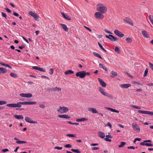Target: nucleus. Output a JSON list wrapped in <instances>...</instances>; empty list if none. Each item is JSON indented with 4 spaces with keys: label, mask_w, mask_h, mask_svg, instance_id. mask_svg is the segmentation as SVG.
I'll list each match as a JSON object with an SVG mask.
<instances>
[{
    "label": "nucleus",
    "mask_w": 153,
    "mask_h": 153,
    "mask_svg": "<svg viewBox=\"0 0 153 153\" xmlns=\"http://www.w3.org/2000/svg\"><path fill=\"white\" fill-rule=\"evenodd\" d=\"M99 90L100 92L102 95L108 97L109 98L111 99H113L112 95L111 94L107 93V92H105L104 91V89L101 87H99Z\"/></svg>",
    "instance_id": "1"
},
{
    "label": "nucleus",
    "mask_w": 153,
    "mask_h": 153,
    "mask_svg": "<svg viewBox=\"0 0 153 153\" xmlns=\"http://www.w3.org/2000/svg\"><path fill=\"white\" fill-rule=\"evenodd\" d=\"M68 111V108L66 107L61 106L59 107V108L57 110V111L60 112L61 114L66 113Z\"/></svg>",
    "instance_id": "2"
},
{
    "label": "nucleus",
    "mask_w": 153,
    "mask_h": 153,
    "mask_svg": "<svg viewBox=\"0 0 153 153\" xmlns=\"http://www.w3.org/2000/svg\"><path fill=\"white\" fill-rule=\"evenodd\" d=\"M98 11H100L101 13H105L107 10V8L105 6H100L97 8Z\"/></svg>",
    "instance_id": "3"
},
{
    "label": "nucleus",
    "mask_w": 153,
    "mask_h": 153,
    "mask_svg": "<svg viewBox=\"0 0 153 153\" xmlns=\"http://www.w3.org/2000/svg\"><path fill=\"white\" fill-rule=\"evenodd\" d=\"M76 77H79L80 78H83L85 77V71L77 72L76 74Z\"/></svg>",
    "instance_id": "4"
},
{
    "label": "nucleus",
    "mask_w": 153,
    "mask_h": 153,
    "mask_svg": "<svg viewBox=\"0 0 153 153\" xmlns=\"http://www.w3.org/2000/svg\"><path fill=\"white\" fill-rule=\"evenodd\" d=\"M28 14L29 15L32 16L36 21H37L39 20V16L36 13L33 12L32 11H30L29 12Z\"/></svg>",
    "instance_id": "5"
},
{
    "label": "nucleus",
    "mask_w": 153,
    "mask_h": 153,
    "mask_svg": "<svg viewBox=\"0 0 153 153\" xmlns=\"http://www.w3.org/2000/svg\"><path fill=\"white\" fill-rule=\"evenodd\" d=\"M105 37L108 38L112 42H115L118 39L117 37H115L112 35H106Z\"/></svg>",
    "instance_id": "6"
},
{
    "label": "nucleus",
    "mask_w": 153,
    "mask_h": 153,
    "mask_svg": "<svg viewBox=\"0 0 153 153\" xmlns=\"http://www.w3.org/2000/svg\"><path fill=\"white\" fill-rule=\"evenodd\" d=\"M95 16L97 19H102L104 18V15L103 13L99 12H96L95 13Z\"/></svg>",
    "instance_id": "7"
},
{
    "label": "nucleus",
    "mask_w": 153,
    "mask_h": 153,
    "mask_svg": "<svg viewBox=\"0 0 153 153\" xmlns=\"http://www.w3.org/2000/svg\"><path fill=\"white\" fill-rule=\"evenodd\" d=\"M132 126L133 128L138 132H140V128L138 126V125L134 123H133L132 124Z\"/></svg>",
    "instance_id": "8"
},
{
    "label": "nucleus",
    "mask_w": 153,
    "mask_h": 153,
    "mask_svg": "<svg viewBox=\"0 0 153 153\" xmlns=\"http://www.w3.org/2000/svg\"><path fill=\"white\" fill-rule=\"evenodd\" d=\"M20 96L21 97H26V98H30L32 97V95L31 93L24 94L21 93L20 94Z\"/></svg>",
    "instance_id": "9"
},
{
    "label": "nucleus",
    "mask_w": 153,
    "mask_h": 153,
    "mask_svg": "<svg viewBox=\"0 0 153 153\" xmlns=\"http://www.w3.org/2000/svg\"><path fill=\"white\" fill-rule=\"evenodd\" d=\"M114 32L116 35L120 37H122L124 36V34L122 33L120 31L117 29L115 30Z\"/></svg>",
    "instance_id": "10"
},
{
    "label": "nucleus",
    "mask_w": 153,
    "mask_h": 153,
    "mask_svg": "<svg viewBox=\"0 0 153 153\" xmlns=\"http://www.w3.org/2000/svg\"><path fill=\"white\" fill-rule=\"evenodd\" d=\"M25 120L27 122L31 123L36 124L37 123V121H33L31 120L30 118L28 117H25Z\"/></svg>",
    "instance_id": "11"
},
{
    "label": "nucleus",
    "mask_w": 153,
    "mask_h": 153,
    "mask_svg": "<svg viewBox=\"0 0 153 153\" xmlns=\"http://www.w3.org/2000/svg\"><path fill=\"white\" fill-rule=\"evenodd\" d=\"M87 109L89 111L91 112L93 114L98 113V111L95 108H89Z\"/></svg>",
    "instance_id": "12"
},
{
    "label": "nucleus",
    "mask_w": 153,
    "mask_h": 153,
    "mask_svg": "<svg viewBox=\"0 0 153 153\" xmlns=\"http://www.w3.org/2000/svg\"><path fill=\"white\" fill-rule=\"evenodd\" d=\"M58 117L60 118L65 119H70L71 117L67 114L59 115Z\"/></svg>",
    "instance_id": "13"
},
{
    "label": "nucleus",
    "mask_w": 153,
    "mask_h": 153,
    "mask_svg": "<svg viewBox=\"0 0 153 153\" xmlns=\"http://www.w3.org/2000/svg\"><path fill=\"white\" fill-rule=\"evenodd\" d=\"M98 80L100 84L103 87H105L106 84L100 78H98Z\"/></svg>",
    "instance_id": "14"
},
{
    "label": "nucleus",
    "mask_w": 153,
    "mask_h": 153,
    "mask_svg": "<svg viewBox=\"0 0 153 153\" xmlns=\"http://www.w3.org/2000/svg\"><path fill=\"white\" fill-rule=\"evenodd\" d=\"M120 87L122 88H127L131 86V85L129 84H123L120 85Z\"/></svg>",
    "instance_id": "15"
},
{
    "label": "nucleus",
    "mask_w": 153,
    "mask_h": 153,
    "mask_svg": "<svg viewBox=\"0 0 153 153\" xmlns=\"http://www.w3.org/2000/svg\"><path fill=\"white\" fill-rule=\"evenodd\" d=\"M60 13L64 18L68 20H71V18H70L68 15L65 14L64 12H60Z\"/></svg>",
    "instance_id": "16"
},
{
    "label": "nucleus",
    "mask_w": 153,
    "mask_h": 153,
    "mask_svg": "<svg viewBox=\"0 0 153 153\" xmlns=\"http://www.w3.org/2000/svg\"><path fill=\"white\" fill-rule=\"evenodd\" d=\"M124 21L130 25H133V23L130 22V19L127 17H126L124 19Z\"/></svg>",
    "instance_id": "17"
},
{
    "label": "nucleus",
    "mask_w": 153,
    "mask_h": 153,
    "mask_svg": "<svg viewBox=\"0 0 153 153\" xmlns=\"http://www.w3.org/2000/svg\"><path fill=\"white\" fill-rule=\"evenodd\" d=\"M145 142H144V141L143 142H141L140 143V145L141 146H150V147H152L153 146V144L151 143H145Z\"/></svg>",
    "instance_id": "18"
},
{
    "label": "nucleus",
    "mask_w": 153,
    "mask_h": 153,
    "mask_svg": "<svg viewBox=\"0 0 153 153\" xmlns=\"http://www.w3.org/2000/svg\"><path fill=\"white\" fill-rule=\"evenodd\" d=\"M146 38H149V36L148 34L146 32L145 30H143L141 33Z\"/></svg>",
    "instance_id": "19"
},
{
    "label": "nucleus",
    "mask_w": 153,
    "mask_h": 153,
    "mask_svg": "<svg viewBox=\"0 0 153 153\" xmlns=\"http://www.w3.org/2000/svg\"><path fill=\"white\" fill-rule=\"evenodd\" d=\"M13 116L16 119H23L24 118L21 115H14Z\"/></svg>",
    "instance_id": "20"
},
{
    "label": "nucleus",
    "mask_w": 153,
    "mask_h": 153,
    "mask_svg": "<svg viewBox=\"0 0 153 153\" xmlns=\"http://www.w3.org/2000/svg\"><path fill=\"white\" fill-rule=\"evenodd\" d=\"M7 71L6 69H5L4 68H0V73L1 74H5L7 72Z\"/></svg>",
    "instance_id": "21"
},
{
    "label": "nucleus",
    "mask_w": 153,
    "mask_h": 153,
    "mask_svg": "<svg viewBox=\"0 0 153 153\" xmlns=\"http://www.w3.org/2000/svg\"><path fill=\"white\" fill-rule=\"evenodd\" d=\"M60 25L62 26L63 29L66 32H68V28L64 24H60Z\"/></svg>",
    "instance_id": "22"
},
{
    "label": "nucleus",
    "mask_w": 153,
    "mask_h": 153,
    "mask_svg": "<svg viewBox=\"0 0 153 153\" xmlns=\"http://www.w3.org/2000/svg\"><path fill=\"white\" fill-rule=\"evenodd\" d=\"M74 73V72L71 70H68L65 72V75H68L72 74Z\"/></svg>",
    "instance_id": "23"
},
{
    "label": "nucleus",
    "mask_w": 153,
    "mask_h": 153,
    "mask_svg": "<svg viewBox=\"0 0 153 153\" xmlns=\"http://www.w3.org/2000/svg\"><path fill=\"white\" fill-rule=\"evenodd\" d=\"M98 135L100 137L102 138H103L105 136L104 133L101 132H99Z\"/></svg>",
    "instance_id": "24"
},
{
    "label": "nucleus",
    "mask_w": 153,
    "mask_h": 153,
    "mask_svg": "<svg viewBox=\"0 0 153 153\" xmlns=\"http://www.w3.org/2000/svg\"><path fill=\"white\" fill-rule=\"evenodd\" d=\"M111 76L112 77H114L117 75V72H115L114 71H111Z\"/></svg>",
    "instance_id": "25"
},
{
    "label": "nucleus",
    "mask_w": 153,
    "mask_h": 153,
    "mask_svg": "<svg viewBox=\"0 0 153 153\" xmlns=\"http://www.w3.org/2000/svg\"><path fill=\"white\" fill-rule=\"evenodd\" d=\"M99 66L100 68H102L105 71H107V68L105 67V66H104L103 64L102 63H100Z\"/></svg>",
    "instance_id": "26"
},
{
    "label": "nucleus",
    "mask_w": 153,
    "mask_h": 153,
    "mask_svg": "<svg viewBox=\"0 0 153 153\" xmlns=\"http://www.w3.org/2000/svg\"><path fill=\"white\" fill-rule=\"evenodd\" d=\"M88 120L87 118H82L81 119H78L76 120V121L77 122H82L84 121H86Z\"/></svg>",
    "instance_id": "27"
},
{
    "label": "nucleus",
    "mask_w": 153,
    "mask_h": 153,
    "mask_svg": "<svg viewBox=\"0 0 153 153\" xmlns=\"http://www.w3.org/2000/svg\"><path fill=\"white\" fill-rule=\"evenodd\" d=\"M114 51L116 53L119 54H120V49L117 46H116L115 47L114 49Z\"/></svg>",
    "instance_id": "28"
},
{
    "label": "nucleus",
    "mask_w": 153,
    "mask_h": 153,
    "mask_svg": "<svg viewBox=\"0 0 153 153\" xmlns=\"http://www.w3.org/2000/svg\"><path fill=\"white\" fill-rule=\"evenodd\" d=\"M7 106L10 108H16V103L9 104L7 105Z\"/></svg>",
    "instance_id": "29"
},
{
    "label": "nucleus",
    "mask_w": 153,
    "mask_h": 153,
    "mask_svg": "<svg viewBox=\"0 0 153 153\" xmlns=\"http://www.w3.org/2000/svg\"><path fill=\"white\" fill-rule=\"evenodd\" d=\"M10 75L12 77L14 78H16L18 77V75L15 73H11L10 74Z\"/></svg>",
    "instance_id": "30"
},
{
    "label": "nucleus",
    "mask_w": 153,
    "mask_h": 153,
    "mask_svg": "<svg viewBox=\"0 0 153 153\" xmlns=\"http://www.w3.org/2000/svg\"><path fill=\"white\" fill-rule=\"evenodd\" d=\"M94 56H97V57L99 58L100 59H102V57L101 56L99 53H96V52H94Z\"/></svg>",
    "instance_id": "31"
},
{
    "label": "nucleus",
    "mask_w": 153,
    "mask_h": 153,
    "mask_svg": "<svg viewBox=\"0 0 153 153\" xmlns=\"http://www.w3.org/2000/svg\"><path fill=\"white\" fill-rule=\"evenodd\" d=\"M98 44L101 49H102V51H105V52H107V51H106V50L101 45V44L99 42H98Z\"/></svg>",
    "instance_id": "32"
},
{
    "label": "nucleus",
    "mask_w": 153,
    "mask_h": 153,
    "mask_svg": "<svg viewBox=\"0 0 153 153\" xmlns=\"http://www.w3.org/2000/svg\"><path fill=\"white\" fill-rule=\"evenodd\" d=\"M16 143L18 144H23L25 143H27V142L25 141H22V140H18L16 141Z\"/></svg>",
    "instance_id": "33"
},
{
    "label": "nucleus",
    "mask_w": 153,
    "mask_h": 153,
    "mask_svg": "<svg viewBox=\"0 0 153 153\" xmlns=\"http://www.w3.org/2000/svg\"><path fill=\"white\" fill-rule=\"evenodd\" d=\"M149 18L152 24L153 25V16L151 15H150L149 16Z\"/></svg>",
    "instance_id": "34"
},
{
    "label": "nucleus",
    "mask_w": 153,
    "mask_h": 153,
    "mask_svg": "<svg viewBox=\"0 0 153 153\" xmlns=\"http://www.w3.org/2000/svg\"><path fill=\"white\" fill-rule=\"evenodd\" d=\"M139 113H142L143 114H147V111H142L139 110L138 111Z\"/></svg>",
    "instance_id": "35"
},
{
    "label": "nucleus",
    "mask_w": 153,
    "mask_h": 153,
    "mask_svg": "<svg viewBox=\"0 0 153 153\" xmlns=\"http://www.w3.org/2000/svg\"><path fill=\"white\" fill-rule=\"evenodd\" d=\"M126 144L125 142H122L120 143V145H119L118 146L119 148L123 147Z\"/></svg>",
    "instance_id": "36"
},
{
    "label": "nucleus",
    "mask_w": 153,
    "mask_h": 153,
    "mask_svg": "<svg viewBox=\"0 0 153 153\" xmlns=\"http://www.w3.org/2000/svg\"><path fill=\"white\" fill-rule=\"evenodd\" d=\"M126 41L128 43H131L132 41V39L131 38H127L126 39Z\"/></svg>",
    "instance_id": "37"
},
{
    "label": "nucleus",
    "mask_w": 153,
    "mask_h": 153,
    "mask_svg": "<svg viewBox=\"0 0 153 153\" xmlns=\"http://www.w3.org/2000/svg\"><path fill=\"white\" fill-rule=\"evenodd\" d=\"M71 151H72L73 152H76V153H81L80 152L78 149H71Z\"/></svg>",
    "instance_id": "38"
},
{
    "label": "nucleus",
    "mask_w": 153,
    "mask_h": 153,
    "mask_svg": "<svg viewBox=\"0 0 153 153\" xmlns=\"http://www.w3.org/2000/svg\"><path fill=\"white\" fill-rule=\"evenodd\" d=\"M36 102H27V105H34L36 103Z\"/></svg>",
    "instance_id": "39"
},
{
    "label": "nucleus",
    "mask_w": 153,
    "mask_h": 153,
    "mask_svg": "<svg viewBox=\"0 0 153 153\" xmlns=\"http://www.w3.org/2000/svg\"><path fill=\"white\" fill-rule=\"evenodd\" d=\"M66 136L69 137H76V135L75 134H68L66 135Z\"/></svg>",
    "instance_id": "40"
},
{
    "label": "nucleus",
    "mask_w": 153,
    "mask_h": 153,
    "mask_svg": "<svg viewBox=\"0 0 153 153\" xmlns=\"http://www.w3.org/2000/svg\"><path fill=\"white\" fill-rule=\"evenodd\" d=\"M67 122L69 124H71V125H79V123H72V122H71V121H68Z\"/></svg>",
    "instance_id": "41"
},
{
    "label": "nucleus",
    "mask_w": 153,
    "mask_h": 153,
    "mask_svg": "<svg viewBox=\"0 0 153 153\" xmlns=\"http://www.w3.org/2000/svg\"><path fill=\"white\" fill-rule=\"evenodd\" d=\"M148 69L147 68H146L144 72V74L143 75V77H145L147 75L148 73Z\"/></svg>",
    "instance_id": "42"
},
{
    "label": "nucleus",
    "mask_w": 153,
    "mask_h": 153,
    "mask_svg": "<svg viewBox=\"0 0 153 153\" xmlns=\"http://www.w3.org/2000/svg\"><path fill=\"white\" fill-rule=\"evenodd\" d=\"M7 102L5 101L0 100V105H3L6 104Z\"/></svg>",
    "instance_id": "43"
},
{
    "label": "nucleus",
    "mask_w": 153,
    "mask_h": 153,
    "mask_svg": "<svg viewBox=\"0 0 153 153\" xmlns=\"http://www.w3.org/2000/svg\"><path fill=\"white\" fill-rule=\"evenodd\" d=\"M38 71L43 72H45L46 71L45 69L39 67Z\"/></svg>",
    "instance_id": "44"
},
{
    "label": "nucleus",
    "mask_w": 153,
    "mask_h": 153,
    "mask_svg": "<svg viewBox=\"0 0 153 153\" xmlns=\"http://www.w3.org/2000/svg\"><path fill=\"white\" fill-rule=\"evenodd\" d=\"M1 13V15L3 17H4L6 19H7V16L5 13L2 12Z\"/></svg>",
    "instance_id": "45"
},
{
    "label": "nucleus",
    "mask_w": 153,
    "mask_h": 153,
    "mask_svg": "<svg viewBox=\"0 0 153 153\" xmlns=\"http://www.w3.org/2000/svg\"><path fill=\"white\" fill-rule=\"evenodd\" d=\"M105 108L107 110H109L113 112H114L115 110V109L109 107H106Z\"/></svg>",
    "instance_id": "46"
},
{
    "label": "nucleus",
    "mask_w": 153,
    "mask_h": 153,
    "mask_svg": "<svg viewBox=\"0 0 153 153\" xmlns=\"http://www.w3.org/2000/svg\"><path fill=\"white\" fill-rule=\"evenodd\" d=\"M64 147L66 148H71L72 147V145L71 144H68L65 145Z\"/></svg>",
    "instance_id": "47"
},
{
    "label": "nucleus",
    "mask_w": 153,
    "mask_h": 153,
    "mask_svg": "<svg viewBox=\"0 0 153 153\" xmlns=\"http://www.w3.org/2000/svg\"><path fill=\"white\" fill-rule=\"evenodd\" d=\"M19 102H18L17 104L16 103V107H18L20 108L21 107L22 105H21V104L19 103Z\"/></svg>",
    "instance_id": "48"
},
{
    "label": "nucleus",
    "mask_w": 153,
    "mask_h": 153,
    "mask_svg": "<svg viewBox=\"0 0 153 153\" xmlns=\"http://www.w3.org/2000/svg\"><path fill=\"white\" fill-rule=\"evenodd\" d=\"M132 107L134 108L137 109H140L141 107L138 106H136L135 105H133L132 106Z\"/></svg>",
    "instance_id": "49"
},
{
    "label": "nucleus",
    "mask_w": 153,
    "mask_h": 153,
    "mask_svg": "<svg viewBox=\"0 0 153 153\" xmlns=\"http://www.w3.org/2000/svg\"><path fill=\"white\" fill-rule=\"evenodd\" d=\"M53 71H54V70L53 69V68H51L50 69L49 74L50 75L53 74Z\"/></svg>",
    "instance_id": "50"
},
{
    "label": "nucleus",
    "mask_w": 153,
    "mask_h": 153,
    "mask_svg": "<svg viewBox=\"0 0 153 153\" xmlns=\"http://www.w3.org/2000/svg\"><path fill=\"white\" fill-rule=\"evenodd\" d=\"M133 83L134 84H136L139 85H143V84L142 83H140V82H137L134 81L133 82Z\"/></svg>",
    "instance_id": "51"
},
{
    "label": "nucleus",
    "mask_w": 153,
    "mask_h": 153,
    "mask_svg": "<svg viewBox=\"0 0 153 153\" xmlns=\"http://www.w3.org/2000/svg\"><path fill=\"white\" fill-rule=\"evenodd\" d=\"M147 114H149L150 116H153V112H151L147 111Z\"/></svg>",
    "instance_id": "52"
},
{
    "label": "nucleus",
    "mask_w": 153,
    "mask_h": 153,
    "mask_svg": "<svg viewBox=\"0 0 153 153\" xmlns=\"http://www.w3.org/2000/svg\"><path fill=\"white\" fill-rule=\"evenodd\" d=\"M48 91H55V88H49L47 89Z\"/></svg>",
    "instance_id": "53"
},
{
    "label": "nucleus",
    "mask_w": 153,
    "mask_h": 153,
    "mask_svg": "<svg viewBox=\"0 0 153 153\" xmlns=\"http://www.w3.org/2000/svg\"><path fill=\"white\" fill-rule=\"evenodd\" d=\"M5 10L7 11L8 13H11V11L8 8L6 7L5 8Z\"/></svg>",
    "instance_id": "54"
},
{
    "label": "nucleus",
    "mask_w": 153,
    "mask_h": 153,
    "mask_svg": "<svg viewBox=\"0 0 153 153\" xmlns=\"http://www.w3.org/2000/svg\"><path fill=\"white\" fill-rule=\"evenodd\" d=\"M41 77L42 78L46 79L49 80H50V79L49 77H48V76H44V75L42 76Z\"/></svg>",
    "instance_id": "55"
},
{
    "label": "nucleus",
    "mask_w": 153,
    "mask_h": 153,
    "mask_svg": "<svg viewBox=\"0 0 153 153\" xmlns=\"http://www.w3.org/2000/svg\"><path fill=\"white\" fill-rule=\"evenodd\" d=\"M8 151H9V150L8 149H3L2 150H1V152H6Z\"/></svg>",
    "instance_id": "56"
},
{
    "label": "nucleus",
    "mask_w": 153,
    "mask_h": 153,
    "mask_svg": "<svg viewBox=\"0 0 153 153\" xmlns=\"http://www.w3.org/2000/svg\"><path fill=\"white\" fill-rule=\"evenodd\" d=\"M39 106L41 108L43 109L45 107V105L43 104L39 105Z\"/></svg>",
    "instance_id": "57"
},
{
    "label": "nucleus",
    "mask_w": 153,
    "mask_h": 153,
    "mask_svg": "<svg viewBox=\"0 0 153 153\" xmlns=\"http://www.w3.org/2000/svg\"><path fill=\"white\" fill-rule=\"evenodd\" d=\"M39 68V67L36 66H33L32 67V68L33 69L37 70H38Z\"/></svg>",
    "instance_id": "58"
},
{
    "label": "nucleus",
    "mask_w": 153,
    "mask_h": 153,
    "mask_svg": "<svg viewBox=\"0 0 153 153\" xmlns=\"http://www.w3.org/2000/svg\"><path fill=\"white\" fill-rule=\"evenodd\" d=\"M54 149H57L58 150H61L62 149V147H60L59 146H56Z\"/></svg>",
    "instance_id": "59"
},
{
    "label": "nucleus",
    "mask_w": 153,
    "mask_h": 153,
    "mask_svg": "<svg viewBox=\"0 0 153 153\" xmlns=\"http://www.w3.org/2000/svg\"><path fill=\"white\" fill-rule=\"evenodd\" d=\"M149 65L150 67L151 68L152 70L153 71V64L150 62Z\"/></svg>",
    "instance_id": "60"
},
{
    "label": "nucleus",
    "mask_w": 153,
    "mask_h": 153,
    "mask_svg": "<svg viewBox=\"0 0 153 153\" xmlns=\"http://www.w3.org/2000/svg\"><path fill=\"white\" fill-rule=\"evenodd\" d=\"M99 149V147H93L91 148L92 150H96Z\"/></svg>",
    "instance_id": "61"
},
{
    "label": "nucleus",
    "mask_w": 153,
    "mask_h": 153,
    "mask_svg": "<svg viewBox=\"0 0 153 153\" xmlns=\"http://www.w3.org/2000/svg\"><path fill=\"white\" fill-rule=\"evenodd\" d=\"M13 14L14 15L17 17H18L19 16V15L18 13L15 12H13Z\"/></svg>",
    "instance_id": "62"
},
{
    "label": "nucleus",
    "mask_w": 153,
    "mask_h": 153,
    "mask_svg": "<svg viewBox=\"0 0 153 153\" xmlns=\"http://www.w3.org/2000/svg\"><path fill=\"white\" fill-rule=\"evenodd\" d=\"M106 138H112V136H111V135H106Z\"/></svg>",
    "instance_id": "63"
},
{
    "label": "nucleus",
    "mask_w": 153,
    "mask_h": 153,
    "mask_svg": "<svg viewBox=\"0 0 153 153\" xmlns=\"http://www.w3.org/2000/svg\"><path fill=\"white\" fill-rule=\"evenodd\" d=\"M84 27H85V29H86L87 30H89L90 32H91V31L92 30H91V29L90 28H89V27H86L85 26H84Z\"/></svg>",
    "instance_id": "64"
}]
</instances>
